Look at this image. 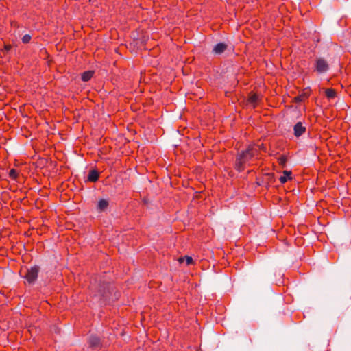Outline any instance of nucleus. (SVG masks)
<instances>
[{
	"mask_svg": "<svg viewBox=\"0 0 351 351\" xmlns=\"http://www.w3.org/2000/svg\"><path fill=\"white\" fill-rule=\"evenodd\" d=\"M99 177V173L95 169H92L88 173L87 180L89 182H95L98 180Z\"/></svg>",
	"mask_w": 351,
	"mask_h": 351,
	"instance_id": "obj_8",
	"label": "nucleus"
},
{
	"mask_svg": "<svg viewBox=\"0 0 351 351\" xmlns=\"http://www.w3.org/2000/svg\"><path fill=\"white\" fill-rule=\"evenodd\" d=\"M315 68L317 73H322L329 69V64L324 58H317L315 62Z\"/></svg>",
	"mask_w": 351,
	"mask_h": 351,
	"instance_id": "obj_3",
	"label": "nucleus"
},
{
	"mask_svg": "<svg viewBox=\"0 0 351 351\" xmlns=\"http://www.w3.org/2000/svg\"><path fill=\"white\" fill-rule=\"evenodd\" d=\"M259 101V96L255 93H250L248 99L247 104L252 106V108H255Z\"/></svg>",
	"mask_w": 351,
	"mask_h": 351,
	"instance_id": "obj_7",
	"label": "nucleus"
},
{
	"mask_svg": "<svg viewBox=\"0 0 351 351\" xmlns=\"http://www.w3.org/2000/svg\"><path fill=\"white\" fill-rule=\"evenodd\" d=\"M291 171H285L283 172V176H281L280 178H279V180L280 182L282 183V184H284L288 180H291Z\"/></svg>",
	"mask_w": 351,
	"mask_h": 351,
	"instance_id": "obj_12",
	"label": "nucleus"
},
{
	"mask_svg": "<svg viewBox=\"0 0 351 351\" xmlns=\"http://www.w3.org/2000/svg\"><path fill=\"white\" fill-rule=\"evenodd\" d=\"M278 160L280 166H282V167H285L287 160L286 156H281Z\"/></svg>",
	"mask_w": 351,
	"mask_h": 351,
	"instance_id": "obj_16",
	"label": "nucleus"
},
{
	"mask_svg": "<svg viewBox=\"0 0 351 351\" xmlns=\"http://www.w3.org/2000/svg\"><path fill=\"white\" fill-rule=\"evenodd\" d=\"M178 261L180 263H183L184 261H186V265H190L193 264V260L192 257L188 256L180 257L178 258Z\"/></svg>",
	"mask_w": 351,
	"mask_h": 351,
	"instance_id": "obj_14",
	"label": "nucleus"
},
{
	"mask_svg": "<svg viewBox=\"0 0 351 351\" xmlns=\"http://www.w3.org/2000/svg\"><path fill=\"white\" fill-rule=\"evenodd\" d=\"M93 74H94V72L92 71H85L82 75V80L84 82H87L91 79V77L93 76Z\"/></svg>",
	"mask_w": 351,
	"mask_h": 351,
	"instance_id": "obj_13",
	"label": "nucleus"
},
{
	"mask_svg": "<svg viewBox=\"0 0 351 351\" xmlns=\"http://www.w3.org/2000/svg\"><path fill=\"white\" fill-rule=\"evenodd\" d=\"M227 45L224 43H218L217 44L213 49V52L215 53V54H217V55H220L221 53H223L226 49H227Z\"/></svg>",
	"mask_w": 351,
	"mask_h": 351,
	"instance_id": "obj_6",
	"label": "nucleus"
},
{
	"mask_svg": "<svg viewBox=\"0 0 351 351\" xmlns=\"http://www.w3.org/2000/svg\"><path fill=\"white\" fill-rule=\"evenodd\" d=\"M9 177L12 180H16L18 177V172L16 169H12L9 172Z\"/></svg>",
	"mask_w": 351,
	"mask_h": 351,
	"instance_id": "obj_15",
	"label": "nucleus"
},
{
	"mask_svg": "<svg viewBox=\"0 0 351 351\" xmlns=\"http://www.w3.org/2000/svg\"><path fill=\"white\" fill-rule=\"evenodd\" d=\"M304 97H306V96H304V95H298L297 96L295 99L297 101H302L304 100Z\"/></svg>",
	"mask_w": 351,
	"mask_h": 351,
	"instance_id": "obj_18",
	"label": "nucleus"
},
{
	"mask_svg": "<svg viewBox=\"0 0 351 351\" xmlns=\"http://www.w3.org/2000/svg\"><path fill=\"white\" fill-rule=\"evenodd\" d=\"M91 291L95 298H98L99 300H106L110 293V285L104 282L99 285L92 283Z\"/></svg>",
	"mask_w": 351,
	"mask_h": 351,
	"instance_id": "obj_2",
	"label": "nucleus"
},
{
	"mask_svg": "<svg viewBox=\"0 0 351 351\" xmlns=\"http://www.w3.org/2000/svg\"><path fill=\"white\" fill-rule=\"evenodd\" d=\"M39 270L40 268L37 265H35L27 270L25 278L29 284H32L36 280Z\"/></svg>",
	"mask_w": 351,
	"mask_h": 351,
	"instance_id": "obj_4",
	"label": "nucleus"
},
{
	"mask_svg": "<svg viewBox=\"0 0 351 351\" xmlns=\"http://www.w3.org/2000/svg\"><path fill=\"white\" fill-rule=\"evenodd\" d=\"M259 147L255 145H250L248 147L238 154L236 156L234 167L237 171H243L246 167V165L251 159L257 156Z\"/></svg>",
	"mask_w": 351,
	"mask_h": 351,
	"instance_id": "obj_1",
	"label": "nucleus"
},
{
	"mask_svg": "<svg viewBox=\"0 0 351 351\" xmlns=\"http://www.w3.org/2000/svg\"><path fill=\"white\" fill-rule=\"evenodd\" d=\"M306 132V126L299 121L293 126V134L295 137L299 138Z\"/></svg>",
	"mask_w": 351,
	"mask_h": 351,
	"instance_id": "obj_5",
	"label": "nucleus"
},
{
	"mask_svg": "<svg viewBox=\"0 0 351 351\" xmlns=\"http://www.w3.org/2000/svg\"><path fill=\"white\" fill-rule=\"evenodd\" d=\"M4 49H5V51H8L10 50L11 46L10 45H5Z\"/></svg>",
	"mask_w": 351,
	"mask_h": 351,
	"instance_id": "obj_19",
	"label": "nucleus"
},
{
	"mask_svg": "<svg viewBox=\"0 0 351 351\" xmlns=\"http://www.w3.org/2000/svg\"><path fill=\"white\" fill-rule=\"evenodd\" d=\"M32 39V36L29 34H25L22 38V42L23 43H29Z\"/></svg>",
	"mask_w": 351,
	"mask_h": 351,
	"instance_id": "obj_17",
	"label": "nucleus"
},
{
	"mask_svg": "<svg viewBox=\"0 0 351 351\" xmlns=\"http://www.w3.org/2000/svg\"><path fill=\"white\" fill-rule=\"evenodd\" d=\"M108 205L109 203L106 199H101L99 201L97 208L99 211H104L107 209Z\"/></svg>",
	"mask_w": 351,
	"mask_h": 351,
	"instance_id": "obj_10",
	"label": "nucleus"
},
{
	"mask_svg": "<svg viewBox=\"0 0 351 351\" xmlns=\"http://www.w3.org/2000/svg\"><path fill=\"white\" fill-rule=\"evenodd\" d=\"M325 95L328 99H331L336 97L337 93L333 88H326L325 89Z\"/></svg>",
	"mask_w": 351,
	"mask_h": 351,
	"instance_id": "obj_11",
	"label": "nucleus"
},
{
	"mask_svg": "<svg viewBox=\"0 0 351 351\" xmlns=\"http://www.w3.org/2000/svg\"><path fill=\"white\" fill-rule=\"evenodd\" d=\"M88 342L90 346L93 348H97L100 346V339L96 336H91Z\"/></svg>",
	"mask_w": 351,
	"mask_h": 351,
	"instance_id": "obj_9",
	"label": "nucleus"
}]
</instances>
